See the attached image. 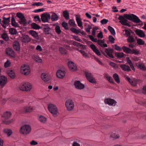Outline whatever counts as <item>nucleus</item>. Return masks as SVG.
I'll return each instance as SVG.
<instances>
[{"mask_svg": "<svg viewBox=\"0 0 146 146\" xmlns=\"http://www.w3.org/2000/svg\"><path fill=\"white\" fill-rule=\"evenodd\" d=\"M31 26L34 29H39L40 28V27L36 24L33 23L31 24Z\"/></svg>", "mask_w": 146, "mask_h": 146, "instance_id": "obj_41", "label": "nucleus"}, {"mask_svg": "<svg viewBox=\"0 0 146 146\" xmlns=\"http://www.w3.org/2000/svg\"><path fill=\"white\" fill-rule=\"evenodd\" d=\"M63 16L67 20L69 19V14L67 10H65L63 12Z\"/></svg>", "mask_w": 146, "mask_h": 146, "instance_id": "obj_32", "label": "nucleus"}, {"mask_svg": "<svg viewBox=\"0 0 146 146\" xmlns=\"http://www.w3.org/2000/svg\"><path fill=\"white\" fill-rule=\"evenodd\" d=\"M48 109L49 111L54 117L56 116V115L58 113V111L56 106L54 104H49L48 106Z\"/></svg>", "mask_w": 146, "mask_h": 146, "instance_id": "obj_3", "label": "nucleus"}, {"mask_svg": "<svg viewBox=\"0 0 146 146\" xmlns=\"http://www.w3.org/2000/svg\"><path fill=\"white\" fill-rule=\"evenodd\" d=\"M108 29L110 31L111 34L113 35H115V33L114 29L111 27L109 26L108 27Z\"/></svg>", "mask_w": 146, "mask_h": 146, "instance_id": "obj_47", "label": "nucleus"}, {"mask_svg": "<svg viewBox=\"0 0 146 146\" xmlns=\"http://www.w3.org/2000/svg\"><path fill=\"white\" fill-rule=\"evenodd\" d=\"M32 88L31 84L28 82L23 83L19 86L20 89L23 91H29Z\"/></svg>", "mask_w": 146, "mask_h": 146, "instance_id": "obj_2", "label": "nucleus"}, {"mask_svg": "<svg viewBox=\"0 0 146 146\" xmlns=\"http://www.w3.org/2000/svg\"><path fill=\"white\" fill-rule=\"evenodd\" d=\"M25 112L26 113L30 112L33 110V108L31 106H26L24 108Z\"/></svg>", "mask_w": 146, "mask_h": 146, "instance_id": "obj_38", "label": "nucleus"}, {"mask_svg": "<svg viewBox=\"0 0 146 146\" xmlns=\"http://www.w3.org/2000/svg\"><path fill=\"white\" fill-rule=\"evenodd\" d=\"M123 32H125V33L124 34V35L126 37H128L131 35V30H129L127 29H124L123 31Z\"/></svg>", "mask_w": 146, "mask_h": 146, "instance_id": "obj_37", "label": "nucleus"}, {"mask_svg": "<svg viewBox=\"0 0 146 146\" xmlns=\"http://www.w3.org/2000/svg\"><path fill=\"white\" fill-rule=\"evenodd\" d=\"M109 40L111 43H114V40L115 39L113 36L111 35L109 36Z\"/></svg>", "mask_w": 146, "mask_h": 146, "instance_id": "obj_60", "label": "nucleus"}, {"mask_svg": "<svg viewBox=\"0 0 146 146\" xmlns=\"http://www.w3.org/2000/svg\"><path fill=\"white\" fill-rule=\"evenodd\" d=\"M135 33L139 37H144L145 36V34L143 31L140 29H137L135 31Z\"/></svg>", "mask_w": 146, "mask_h": 146, "instance_id": "obj_23", "label": "nucleus"}, {"mask_svg": "<svg viewBox=\"0 0 146 146\" xmlns=\"http://www.w3.org/2000/svg\"><path fill=\"white\" fill-rule=\"evenodd\" d=\"M139 53V50H135L134 49L131 50V54H134L135 55H137Z\"/></svg>", "mask_w": 146, "mask_h": 146, "instance_id": "obj_55", "label": "nucleus"}, {"mask_svg": "<svg viewBox=\"0 0 146 146\" xmlns=\"http://www.w3.org/2000/svg\"><path fill=\"white\" fill-rule=\"evenodd\" d=\"M42 80L45 82H47L49 81L51 78L50 76L48 74L45 73H42L41 75Z\"/></svg>", "mask_w": 146, "mask_h": 146, "instance_id": "obj_11", "label": "nucleus"}, {"mask_svg": "<svg viewBox=\"0 0 146 146\" xmlns=\"http://www.w3.org/2000/svg\"><path fill=\"white\" fill-rule=\"evenodd\" d=\"M85 75L86 78L89 81L92 83L96 82L94 78L92 76L91 74L88 72L85 73Z\"/></svg>", "mask_w": 146, "mask_h": 146, "instance_id": "obj_14", "label": "nucleus"}, {"mask_svg": "<svg viewBox=\"0 0 146 146\" xmlns=\"http://www.w3.org/2000/svg\"><path fill=\"white\" fill-rule=\"evenodd\" d=\"M21 71L22 74L25 75H28L30 72V67L28 65H23L21 67Z\"/></svg>", "mask_w": 146, "mask_h": 146, "instance_id": "obj_5", "label": "nucleus"}, {"mask_svg": "<svg viewBox=\"0 0 146 146\" xmlns=\"http://www.w3.org/2000/svg\"><path fill=\"white\" fill-rule=\"evenodd\" d=\"M119 16L118 19L120 20L119 22L123 25L129 27L131 26V25L128 23V21L124 17L129 20L133 21L134 22L139 23V24L141 25H143V22L140 21L138 17L133 14L129 15L125 14H124V17L119 15Z\"/></svg>", "mask_w": 146, "mask_h": 146, "instance_id": "obj_1", "label": "nucleus"}, {"mask_svg": "<svg viewBox=\"0 0 146 146\" xmlns=\"http://www.w3.org/2000/svg\"><path fill=\"white\" fill-rule=\"evenodd\" d=\"M105 104L110 106H115L116 102L114 100L110 98H106L104 100Z\"/></svg>", "mask_w": 146, "mask_h": 146, "instance_id": "obj_13", "label": "nucleus"}, {"mask_svg": "<svg viewBox=\"0 0 146 146\" xmlns=\"http://www.w3.org/2000/svg\"><path fill=\"white\" fill-rule=\"evenodd\" d=\"M59 50L60 53L62 54H65L67 53L66 49L62 47H60Z\"/></svg>", "mask_w": 146, "mask_h": 146, "instance_id": "obj_46", "label": "nucleus"}, {"mask_svg": "<svg viewBox=\"0 0 146 146\" xmlns=\"http://www.w3.org/2000/svg\"><path fill=\"white\" fill-rule=\"evenodd\" d=\"M13 47L16 51H19L20 49L19 43L18 41L14 42L13 44Z\"/></svg>", "mask_w": 146, "mask_h": 146, "instance_id": "obj_26", "label": "nucleus"}, {"mask_svg": "<svg viewBox=\"0 0 146 146\" xmlns=\"http://www.w3.org/2000/svg\"><path fill=\"white\" fill-rule=\"evenodd\" d=\"M65 71L61 70H58L56 73L57 77L60 78H62L65 75Z\"/></svg>", "mask_w": 146, "mask_h": 146, "instance_id": "obj_18", "label": "nucleus"}, {"mask_svg": "<svg viewBox=\"0 0 146 146\" xmlns=\"http://www.w3.org/2000/svg\"><path fill=\"white\" fill-rule=\"evenodd\" d=\"M68 24L71 26L74 27H77V25L75 24V21L74 19H70L68 21Z\"/></svg>", "mask_w": 146, "mask_h": 146, "instance_id": "obj_36", "label": "nucleus"}, {"mask_svg": "<svg viewBox=\"0 0 146 146\" xmlns=\"http://www.w3.org/2000/svg\"><path fill=\"white\" fill-rule=\"evenodd\" d=\"M76 20L77 22L78 26L81 27L82 29L83 27L82 26V22L81 21L80 15H76Z\"/></svg>", "mask_w": 146, "mask_h": 146, "instance_id": "obj_17", "label": "nucleus"}, {"mask_svg": "<svg viewBox=\"0 0 146 146\" xmlns=\"http://www.w3.org/2000/svg\"><path fill=\"white\" fill-rule=\"evenodd\" d=\"M34 19L35 21L36 22H37V21H38L39 22H40L41 21V19L39 17V16L37 15L35 16L34 17Z\"/></svg>", "mask_w": 146, "mask_h": 146, "instance_id": "obj_58", "label": "nucleus"}, {"mask_svg": "<svg viewBox=\"0 0 146 146\" xmlns=\"http://www.w3.org/2000/svg\"><path fill=\"white\" fill-rule=\"evenodd\" d=\"M126 79L129 82L130 84L133 86H135L137 85L139 82V80L135 78H133L131 79L129 77H127Z\"/></svg>", "mask_w": 146, "mask_h": 146, "instance_id": "obj_10", "label": "nucleus"}, {"mask_svg": "<svg viewBox=\"0 0 146 146\" xmlns=\"http://www.w3.org/2000/svg\"><path fill=\"white\" fill-rule=\"evenodd\" d=\"M105 77L108 80L110 83H113L114 82V81L112 78L108 75V74H106Z\"/></svg>", "mask_w": 146, "mask_h": 146, "instance_id": "obj_44", "label": "nucleus"}, {"mask_svg": "<svg viewBox=\"0 0 146 146\" xmlns=\"http://www.w3.org/2000/svg\"><path fill=\"white\" fill-rule=\"evenodd\" d=\"M137 42L139 45H143L145 44L144 41L140 38H138L137 40Z\"/></svg>", "mask_w": 146, "mask_h": 146, "instance_id": "obj_50", "label": "nucleus"}, {"mask_svg": "<svg viewBox=\"0 0 146 146\" xmlns=\"http://www.w3.org/2000/svg\"><path fill=\"white\" fill-rule=\"evenodd\" d=\"M127 40L128 42L131 43L134 42L135 41L134 38L132 36H129L127 39Z\"/></svg>", "mask_w": 146, "mask_h": 146, "instance_id": "obj_42", "label": "nucleus"}, {"mask_svg": "<svg viewBox=\"0 0 146 146\" xmlns=\"http://www.w3.org/2000/svg\"><path fill=\"white\" fill-rule=\"evenodd\" d=\"M88 36L90 38V39L93 42H97L98 44L101 47L102 46V45L103 44L104 42L102 40H97L96 38H94V37L91 35H89Z\"/></svg>", "mask_w": 146, "mask_h": 146, "instance_id": "obj_15", "label": "nucleus"}, {"mask_svg": "<svg viewBox=\"0 0 146 146\" xmlns=\"http://www.w3.org/2000/svg\"><path fill=\"white\" fill-rule=\"evenodd\" d=\"M137 66L141 70H146V68H145V65L142 64H139Z\"/></svg>", "mask_w": 146, "mask_h": 146, "instance_id": "obj_51", "label": "nucleus"}, {"mask_svg": "<svg viewBox=\"0 0 146 146\" xmlns=\"http://www.w3.org/2000/svg\"><path fill=\"white\" fill-rule=\"evenodd\" d=\"M21 40L23 42L27 43L31 41L30 38L27 35H25L21 38Z\"/></svg>", "mask_w": 146, "mask_h": 146, "instance_id": "obj_24", "label": "nucleus"}, {"mask_svg": "<svg viewBox=\"0 0 146 146\" xmlns=\"http://www.w3.org/2000/svg\"><path fill=\"white\" fill-rule=\"evenodd\" d=\"M11 115V113L10 112L7 111L3 114L2 116L3 117L6 119L10 118Z\"/></svg>", "mask_w": 146, "mask_h": 146, "instance_id": "obj_28", "label": "nucleus"}, {"mask_svg": "<svg viewBox=\"0 0 146 146\" xmlns=\"http://www.w3.org/2000/svg\"><path fill=\"white\" fill-rule=\"evenodd\" d=\"M70 30L72 32L78 34L80 33V30H78L76 29L72 28Z\"/></svg>", "mask_w": 146, "mask_h": 146, "instance_id": "obj_57", "label": "nucleus"}, {"mask_svg": "<svg viewBox=\"0 0 146 146\" xmlns=\"http://www.w3.org/2000/svg\"><path fill=\"white\" fill-rule=\"evenodd\" d=\"M65 105L68 110H72L74 107V103L72 100L70 99H68L66 101Z\"/></svg>", "mask_w": 146, "mask_h": 146, "instance_id": "obj_7", "label": "nucleus"}, {"mask_svg": "<svg viewBox=\"0 0 146 146\" xmlns=\"http://www.w3.org/2000/svg\"><path fill=\"white\" fill-rule=\"evenodd\" d=\"M123 51L127 54H131V49L125 46H123L122 47Z\"/></svg>", "mask_w": 146, "mask_h": 146, "instance_id": "obj_31", "label": "nucleus"}, {"mask_svg": "<svg viewBox=\"0 0 146 146\" xmlns=\"http://www.w3.org/2000/svg\"><path fill=\"white\" fill-rule=\"evenodd\" d=\"M33 58L34 60L40 63L42 61V59L38 56L34 55Z\"/></svg>", "mask_w": 146, "mask_h": 146, "instance_id": "obj_40", "label": "nucleus"}, {"mask_svg": "<svg viewBox=\"0 0 146 146\" xmlns=\"http://www.w3.org/2000/svg\"><path fill=\"white\" fill-rule=\"evenodd\" d=\"M120 67L124 71H129L131 70V69L127 65L125 64H121L120 65Z\"/></svg>", "mask_w": 146, "mask_h": 146, "instance_id": "obj_27", "label": "nucleus"}, {"mask_svg": "<svg viewBox=\"0 0 146 146\" xmlns=\"http://www.w3.org/2000/svg\"><path fill=\"white\" fill-rule=\"evenodd\" d=\"M19 23L20 24L23 25L24 26H25L27 23V20L25 17L23 19H20L19 20Z\"/></svg>", "mask_w": 146, "mask_h": 146, "instance_id": "obj_43", "label": "nucleus"}, {"mask_svg": "<svg viewBox=\"0 0 146 146\" xmlns=\"http://www.w3.org/2000/svg\"><path fill=\"white\" fill-rule=\"evenodd\" d=\"M31 130V127L28 125H25L22 126L20 129V133L24 135L28 134Z\"/></svg>", "mask_w": 146, "mask_h": 146, "instance_id": "obj_4", "label": "nucleus"}, {"mask_svg": "<svg viewBox=\"0 0 146 146\" xmlns=\"http://www.w3.org/2000/svg\"><path fill=\"white\" fill-rule=\"evenodd\" d=\"M7 16H8V17L7 18L5 17H3V20L1 23V26L4 28L9 26L10 21V16L8 15H7Z\"/></svg>", "mask_w": 146, "mask_h": 146, "instance_id": "obj_6", "label": "nucleus"}, {"mask_svg": "<svg viewBox=\"0 0 146 146\" xmlns=\"http://www.w3.org/2000/svg\"><path fill=\"white\" fill-rule=\"evenodd\" d=\"M41 19L44 23L47 22L50 18V15L47 13H43L41 15Z\"/></svg>", "mask_w": 146, "mask_h": 146, "instance_id": "obj_9", "label": "nucleus"}, {"mask_svg": "<svg viewBox=\"0 0 146 146\" xmlns=\"http://www.w3.org/2000/svg\"><path fill=\"white\" fill-rule=\"evenodd\" d=\"M15 119H13L10 120H7L5 119L3 121V122L4 124L6 125H9L10 124H13L14 123Z\"/></svg>", "mask_w": 146, "mask_h": 146, "instance_id": "obj_33", "label": "nucleus"}, {"mask_svg": "<svg viewBox=\"0 0 146 146\" xmlns=\"http://www.w3.org/2000/svg\"><path fill=\"white\" fill-rule=\"evenodd\" d=\"M74 85L75 87L78 89H82L84 87V85L82 84L79 81H75Z\"/></svg>", "mask_w": 146, "mask_h": 146, "instance_id": "obj_16", "label": "nucleus"}, {"mask_svg": "<svg viewBox=\"0 0 146 146\" xmlns=\"http://www.w3.org/2000/svg\"><path fill=\"white\" fill-rule=\"evenodd\" d=\"M17 16L20 19L24 18L25 17L24 15L20 13H18L17 14Z\"/></svg>", "mask_w": 146, "mask_h": 146, "instance_id": "obj_52", "label": "nucleus"}, {"mask_svg": "<svg viewBox=\"0 0 146 146\" xmlns=\"http://www.w3.org/2000/svg\"><path fill=\"white\" fill-rule=\"evenodd\" d=\"M58 16L54 13H52L51 15V19L52 21H56L58 20Z\"/></svg>", "mask_w": 146, "mask_h": 146, "instance_id": "obj_29", "label": "nucleus"}, {"mask_svg": "<svg viewBox=\"0 0 146 146\" xmlns=\"http://www.w3.org/2000/svg\"><path fill=\"white\" fill-rule=\"evenodd\" d=\"M11 24L13 26L15 27H19V26L18 24L16 22L13 15H12L11 17Z\"/></svg>", "mask_w": 146, "mask_h": 146, "instance_id": "obj_25", "label": "nucleus"}, {"mask_svg": "<svg viewBox=\"0 0 146 146\" xmlns=\"http://www.w3.org/2000/svg\"><path fill=\"white\" fill-rule=\"evenodd\" d=\"M79 51L85 57H87L88 56L87 53L85 51L83 50H80Z\"/></svg>", "mask_w": 146, "mask_h": 146, "instance_id": "obj_63", "label": "nucleus"}, {"mask_svg": "<svg viewBox=\"0 0 146 146\" xmlns=\"http://www.w3.org/2000/svg\"><path fill=\"white\" fill-rule=\"evenodd\" d=\"M6 53L9 56L12 57H14L15 56L14 51L10 48H8L6 49Z\"/></svg>", "mask_w": 146, "mask_h": 146, "instance_id": "obj_22", "label": "nucleus"}, {"mask_svg": "<svg viewBox=\"0 0 146 146\" xmlns=\"http://www.w3.org/2000/svg\"><path fill=\"white\" fill-rule=\"evenodd\" d=\"M105 52H102V54L106 57H107V55L109 57L113 58L114 56L112 54V53L113 52V50L111 48H105Z\"/></svg>", "mask_w": 146, "mask_h": 146, "instance_id": "obj_8", "label": "nucleus"}, {"mask_svg": "<svg viewBox=\"0 0 146 146\" xmlns=\"http://www.w3.org/2000/svg\"><path fill=\"white\" fill-rule=\"evenodd\" d=\"M92 27L90 25H88L87 28H86V31L87 33H90V29H92Z\"/></svg>", "mask_w": 146, "mask_h": 146, "instance_id": "obj_62", "label": "nucleus"}, {"mask_svg": "<svg viewBox=\"0 0 146 146\" xmlns=\"http://www.w3.org/2000/svg\"><path fill=\"white\" fill-rule=\"evenodd\" d=\"M43 5V4L41 2H36L32 4V6H41Z\"/></svg>", "mask_w": 146, "mask_h": 146, "instance_id": "obj_61", "label": "nucleus"}, {"mask_svg": "<svg viewBox=\"0 0 146 146\" xmlns=\"http://www.w3.org/2000/svg\"><path fill=\"white\" fill-rule=\"evenodd\" d=\"M9 31L10 33L12 34H16L17 33L16 30L13 28H10L9 29Z\"/></svg>", "mask_w": 146, "mask_h": 146, "instance_id": "obj_53", "label": "nucleus"}, {"mask_svg": "<svg viewBox=\"0 0 146 146\" xmlns=\"http://www.w3.org/2000/svg\"><path fill=\"white\" fill-rule=\"evenodd\" d=\"M9 76L12 78L15 77V75L14 72L12 70H11L8 73Z\"/></svg>", "mask_w": 146, "mask_h": 146, "instance_id": "obj_48", "label": "nucleus"}, {"mask_svg": "<svg viewBox=\"0 0 146 146\" xmlns=\"http://www.w3.org/2000/svg\"><path fill=\"white\" fill-rule=\"evenodd\" d=\"M68 65L70 70L74 71L76 70L77 67L76 65L73 62L69 61L68 63Z\"/></svg>", "mask_w": 146, "mask_h": 146, "instance_id": "obj_12", "label": "nucleus"}, {"mask_svg": "<svg viewBox=\"0 0 146 146\" xmlns=\"http://www.w3.org/2000/svg\"><path fill=\"white\" fill-rule=\"evenodd\" d=\"M90 47L98 56H100L101 54L99 50L97 48L96 46L94 44H92L90 45Z\"/></svg>", "mask_w": 146, "mask_h": 146, "instance_id": "obj_19", "label": "nucleus"}, {"mask_svg": "<svg viewBox=\"0 0 146 146\" xmlns=\"http://www.w3.org/2000/svg\"><path fill=\"white\" fill-rule=\"evenodd\" d=\"M4 133H6L8 136H10L12 133L11 130L8 129H5L4 130Z\"/></svg>", "mask_w": 146, "mask_h": 146, "instance_id": "obj_45", "label": "nucleus"}, {"mask_svg": "<svg viewBox=\"0 0 146 146\" xmlns=\"http://www.w3.org/2000/svg\"><path fill=\"white\" fill-rule=\"evenodd\" d=\"M113 77L114 80L117 83L120 82V80L118 75L116 73L114 74L113 75Z\"/></svg>", "mask_w": 146, "mask_h": 146, "instance_id": "obj_39", "label": "nucleus"}, {"mask_svg": "<svg viewBox=\"0 0 146 146\" xmlns=\"http://www.w3.org/2000/svg\"><path fill=\"white\" fill-rule=\"evenodd\" d=\"M62 27L66 30L68 29V24L66 22H64L62 23Z\"/></svg>", "mask_w": 146, "mask_h": 146, "instance_id": "obj_59", "label": "nucleus"}, {"mask_svg": "<svg viewBox=\"0 0 146 146\" xmlns=\"http://www.w3.org/2000/svg\"><path fill=\"white\" fill-rule=\"evenodd\" d=\"M7 79L4 76H1L0 77V84L1 86H4L6 83Z\"/></svg>", "mask_w": 146, "mask_h": 146, "instance_id": "obj_20", "label": "nucleus"}, {"mask_svg": "<svg viewBox=\"0 0 146 146\" xmlns=\"http://www.w3.org/2000/svg\"><path fill=\"white\" fill-rule=\"evenodd\" d=\"M55 30L56 33L58 34H60L61 31L60 29V27L59 26H56L55 27Z\"/></svg>", "mask_w": 146, "mask_h": 146, "instance_id": "obj_54", "label": "nucleus"}, {"mask_svg": "<svg viewBox=\"0 0 146 146\" xmlns=\"http://www.w3.org/2000/svg\"><path fill=\"white\" fill-rule=\"evenodd\" d=\"M44 26L43 27V30L44 32L46 34H49L51 33V29L47 25H43Z\"/></svg>", "mask_w": 146, "mask_h": 146, "instance_id": "obj_21", "label": "nucleus"}, {"mask_svg": "<svg viewBox=\"0 0 146 146\" xmlns=\"http://www.w3.org/2000/svg\"><path fill=\"white\" fill-rule=\"evenodd\" d=\"M115 56L118 58H123L125 56L124 54L122 52H115Z\"/></svg>", "mask_w": 146, "mask_h": 146, "instance_id": "obj_34", "label": "nucleus"}, {"mask_svg": "<svg viewBox=\"0 0 146 146\" xmlns=\"http://www.w3.org/2000/svg\"><path fill=\"white\" fill-rule=\"evenodd\" d=\"M1 37L3 40L6 41H7L8 40L9 38L7 35L5 33H4L2 35Z\"/></svg>", "mask_w": 146, "mask_h": 146, "instance_id": "obj_49", "label": "nucleus"}, {"mask_svg": "<svg viewBox=\"0 0 146 146\" xmlns=\"http://www.w3.org/2000/svg\"><path fill=\"white\" fill-rule=\"evenodd\" d=\"M36 49L37 51L40 52L42 51V49L40 45H38L36 48Z\"/></svg>", "mask_w": 146, "mask_h": 146, "instance_id": "obj_64", "label": "nucleus"}, {"mask_svg": "<svg viewBox=\"0 0 146 146\" xmlns=\"http://www.w3.org/2000/svg\"><path fill=\"white\" fill-rule=\"evenodd\" d=\"M72 44L74 45L78 46V47L81 46H82L83 45L80 43H78V42H75L74 41H72Z\"/></svg>", "mask_w": 146, "mask_h": 146, "instance_id": "obj_56", "label": "nucleus"}, {"mask_svg": "<svg viewBox=\"0 0 146 146\" xmlns=\"http://www.w3.org/2000/svg\"><path fill=\"white\" fill-rule=\"evenodd\" d=\"M38 120L41 123H45L47 121L46 117L42 115H40L38 117Z\"/></svg>", "mask_w": 146, "mask_h": 146, "instance_id": "obj_30", "label": "nucleus"}, {"mask_svg": "<svg viewBox=\"0 0 146 146\" xmlns=\"http://www.w3.org/2000/svg\"><path fill=\"white\" fill-rule=\"evenodd\" d=\"M29 33L34 37L36 38L38 36L37 33L33 30H30L29 31Z\"/></svg>", "mask_w": 146, "mask_h": 146, "instance_id": "obj_35", "label": "nucleus"}]
</instances>
